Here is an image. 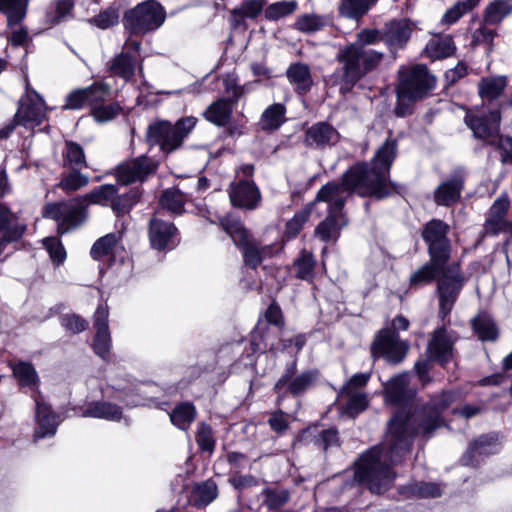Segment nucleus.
Listing matches in <instances>:
<instances>
[{"label": "nucleus", "mask_w": 512, "mask_h": 512, "mask_svg": "<svg viewBox=\"0 0 512 512\" xmlns=\"http://www.w3.org/2000/svg\"><path fill=\"white\" fill-rule=\"evenodd\" d=\"M458 398L455 391H443L421 409L397 411L387 424L383 443L370 448L356 462L355 479L372 493L386 491L395 478L392 466L409 452L414 436L430 437L444 424L442 413Z\"/></svg>", "instance_id": "1"}, {"label": "nucleus", "mask_w": 512, "mask_h": 512, "mask_svg": "<svg viewBox=\"0 0 512 512\" xmlns=\"http://www.w3.org/2000/svg\"><path fill=\"white\" fill-rule=\"evenodd\" d=\"M396 150V141L387 139L370 162H359L351 166L345 175L354 192L377 199L389 197L396 192V186L389 179Z\"/></svg>", "instance_id": "2"}, {"label": "nucleus", "mask_w": 512, "mask_h": 512, "mask_svg": "<svg viewBox=\"0 0 512 512\" xmlns=\"http://www.w3.org/2000/svg\"><path fill=\"white\" fill-rule=\"evenodd\" d=\"M434 280H437L439 316L445 321L458 299L465 277L458 262L430 257L427 263L410 276V285L422 287Z\"/></svg>", "instance_id": "3"}, {"label": "nucleus", "mask_w": 512, "mask_h": 512, "mask_svg": "<svg viewBox=\"0 0 512 512\" xmlns=\"http://www.w3.org/2000/svg\"><path fill=\"white\" fill-rule=\"evenodd\" d=\"M383 53L373 49H362L358 44L341 48L336 56L340 68L336 75L340 78L342 93L350 91L365 75L377 68Z\"/></svg>", "instance_id": "4"}, {"label": "nucleus", "mask_w": 512, "mask_h": 512, "mask_svg": "<svg viewBox=\"0 0 512 512\" xmlns=\"http://www.w3.org/2000/svg\"><path fill=\"white\" fill-rule=\"evenodd\" d=\"M219 223L233 243L242 251L245 265L252 269H256L263 260L273 257L281 250V246L277 243L262 245L235 217H221Z\"/></svg>", "instance_id": "5"}, {"label": "nucleus", "mask_w": 512, "mask_h": 512, "mask_svg": "<svg viewBox=\"0 0 512 512\" xmlns=\"http://www.w3.org/2000/svg\"><path fill=\"white\" fill-rule=\"evenodd\" d=\"M197 123V118L188 116L175 124L158 121L149 125L147 139L150 144L158 145L163 152L170 153L178 149Z\"/></svg>", "instance_id": "6"}, {"label": "nucleus", "mask_w": 512, "mask_h": 512, "mask_svg": "<svg viewBox=\"0 0 512 512\" xmlns=\"http://www.w3.org/2000/svg\"><path fill=\"white\" fill-rule=\"evenodd\" d=\"M434 86L435 78L429 74L427 67L424 65H416L400 72V82L397 88V115L403 116L401 112L402 103L422 99Z\"/></svg>", "instance_id": "7"}, {"label": "nucleus", "mask_w": 512, "mask_h": 512, "mask_svg": "<svg viewBox=\"0 0 512 512\" xmlns=\"http://www.w3.org/2000/svg\"><path fill=\"white\" fill-rule=\"evenodd\" d=\"M165 18L163 7L154 0H148L127 11L123 22L131 34L143 35L160 28Z\"/></svg>", "instance_id": "8"}, {"label": "nucleus", "mask_w": 512, "mask_h": 512, "mask_svg": "<svg viewBox=\"0 0 512 512\" xmlns=\"http://www.w3.org/2000/svg\"><path fill=\"white\" fill-rule=\"evenodd\" d=\"M455 340V334L447 331L444 325L434 331L427 348L428 359L415 363V371L423 384L430 381L428 372L431 369V360L443 365L452 358Z\"/></svg>", "instance_id": "9"}, {"label": "nucleus", "mask_w": 512, "mask_h": 512, "mask_svg": "<svg viewBox=\"0 0 512 512\" xmlns=\"http://www.w3.org/2000/svg\"><path fill=\"white\" fill-rule=\"evenodd\" d=\"M87 207L83 196L68 201L50 203L43 209V216L58 223V231L66 233L79 227L87 219Z\"/></svg>", "instance_id": "10"}, {"label": "nucleus", "mask_w": 512, "mask_h": 512, "mask_svg": "<svg viewBox=\"0 0 512 512\" xmlns=\"http://www.w3.org/2000/svg\"><path fill=\"white\" fill-rule=\"evenodd\" d=\"M140 48L141 43L139 41L127 39L122 51L107 62L106 67L109 74L126 82L132 80L136 70L141 68L139 61Z\"/></svg>", "instance_id": "11"}, {"label": "nucleus", "mask_w": 512, "mask_h": 512, "mask_svg": "<svg viewBox=\"0 0 512 512\" xmlns=\"http://www.w3.org/2000/svg\"><path fill=\"white\" fill-rule=\"evenodd\" d=\"M464 121L476 138L491 145L495 144L501 121L498 109L488 111L482 109L469 112L466 114Z\"/></svg>", "instance_id": "12"}, {"label": "nucleus", "mask_w": 512, "mask_h": 512, "mask_svg": "<svg viewBox=\"0 0 512 512\" xmlns=\"http://www.w3.org/2000/svg\"><path fill=\"white\" fill-rule=\"evenodd\" d=\"M409 346L400 340L396 331L382 329L371 345V354L374 358H384L392 364L400 363L406 356Z\"/></svg>", "instance_id": "13"}, {"label": "nucleus", "mask_w": 512, "mask_h": 512, "mask_svg": "<svg viewBox=\"0 0 512 512\" xmlns=\"http://www.w3.org/2000/svg\"><path fill=\"white\" fill-rule=\"evenodd\" d=\"M449 226L439 219L429 221L423 231L422 237L428 245L430 257L450 262L451 244L447 237Z\"/></svg>", "instance_id": "14"}, {"label": "nucleus", "mask_w": 512, "mask_h": 512, "mask_svg": "<svg viewBox=\"0 0 512 512\" xmlns=\"http://www.w3.org/2000/svg\"><path fill=\"white\" fill-rule=\"evenodd\" d=\"M15 116L16 121H19L21 126L34 129L46 117L44 100L37 92L27 89L25 95L19 99Z\"/></svg>", "instance_id": "15"}, {"label": "nucleus", "mask_w": 512, "mask_h": 512, "mask_svg": "<svg viewBox=\"0 0 512 512\" xmlns=\"http://www.w3.org/2000/svg\"><path fill=\"white\" fill-rule=\"evenodd\" d=\"M354 192L352 186L346 181L345 173L340 182L332 181L322 186L317 192L315 202H325L328 214L342 216V210L347 199Z\"/></svg>", "instance_id": "16"}, {"label": "nucleus", "mask_w": 512, "mask_h": 512, "mask_svg": "<svg viewBox=\"0 0 512 512\" xmlns=\"http://www.w3.org/2000/svg\"><path fill=\"white\" fill-rule=\"evenodd\" d=\"M156 168L157 164L152 158L142 155L119 164L114 174L120 184L127 185L145 181L149 175L155 173Z\"/></svg>", "instance_id": "17"}, {"label": "nucleus", "mask_w": 512, "mask_h": 512, "mask_svg": "<svg viewBox=\"0 0 512 512\" xmlns=\"http://www.w3.org/2000/svg\"><path fill=\"white\" fill-rule=\"evenodd\" d=\"M297 370L296 362L293 361L285 370L274 386V390L279 395L290 393L294 396L305 392L315 381L316 374L311 371L295 375Z\"/></svg>", "instance_id": "18"}, {"label": "nucleus", "mask_w": 512, "mask_h": 512, "mask_svg": "<svg viewBox=\"0 0 512 512\" xmlns=\"http://www.w3.org/2000/svg\"><path fill=\"white\" fill-rule=\"evenodd\" d=\"M229 198L234 207L253 210L261 201V193L253 180L239 179L230 184Z\"/></svg>", "instance_id": "19"}, {"label": "nucleus", "mask_w": 512, "mask_h": 512, "mask_svg": "<svg viewBox=\"0 0 512 512\" xmlns=\"http://www.w3.org/2000/svg\"><path fill=\"white\" fill-rule=\"evenodd\" d=\"M108 317V306L99 304L93 316V325L96 330L93 340V349L94 352L103 359L108 358L111 349Z\"/></svg>", "instance_id": "20"}, {"label": "nucleus", "mask_w": 512, "mask_h": 512, "mask_svg": "<svg viewBox=\"0 0 512 512\" xmlns=\"http://www.w3.org/2000/svg\"><path fill=\"white\" fill-rule=\"evenodd\" d=\"M35 402V422L34 439L51 437L56 433L60 423L59 415L56 414L51 406L45 402L44 397H36Z\"/></svg>", "instance_id": "21"}, {"label": "nucleus", "mask_w": 512, "mask_h": 512, "mask_svg": "<svg viewBox=\"0 0 512 512\" xmlns=\"http://www.w3.org/2000/svg\"><path fill=\"white\" fill-rule=\"evenodd\" d=\"M149 240L154 249H173L179 243L177 228L155 215L149 223Z\"/></svg>", "instance_id": "22"}, {"label": "nucleus", "mask_w": 512, "mask_h": 512, "mask_svg": "<svg viewBox=\"0 0 512 512\" xmlns=\"http://www.w3.org/2000/svg\"><path fill=\"white\" fill-rule=\"evenodd\" d=\"M499 445V435L497 433L481 435L469 445L462 457V462L464 465L476 466L484 457L497 453Z\"/></svg>", "instance_id": "23"}, {"label": "nucleus", "mask_w": 512, "mask_h": 512, "mask_svg": "<svg viewBox=\"0 0 512 512\" xmlns=\"http://www.w3.org/2000/svg\"><path fill=\"white\" fill-rule=\"evenodd\" d=\"M9 366L12 369L13 376L21 391L30 394L33 400L36 399V397L38 398L42 396L39 390L40 378L35 367L31 363L18 361L10 363Z\"/></svg>", "instance_id": "24"}, {"label": "nucleus", "mask_w": 512, "mask_h": 512, "mask_svg": "<svg viewBox=\"0 0 512 512\" xmlns=\"http://www.w3.org/2000/svg\"><path fill=\"white\" fill-rule=\"evenodd\" d=\"M510 208V199L507 194H501L489 208L483 225L488 235L496 236L505 230L507 215Z\"/></svg>", "instance_id": "25"}, {"label": "nucleus", "mask_w": 512, "mask_h": 512, "mask_svg": "<svg viewBox=\"0 0 512 512\" xmlns=\"http://www.w3.org/2000/svg\"><path fill=\"white\" fill-rule=\"evenodd\" d=\"M414 25L407 19L392 20L385 24L382 36L390 47H403L410 39Z\"/></svg>", "instance_id": "26"}, {"label": "nucleus", "mask_w": 512, "mask_h": 512, "mask_svg": "<svg viewBox=\"0 0 512 512\" xmlns=\"http://www.w3.org/2000/svg\"><path fill=\"white\" fill-rule=\"evenodd\" d=\"M338 138L339 133L334 127L325 122H319L307 129L305 143L307 146L320 148L335 144Z\"/></svg>", "instance_id": "27"}, {"label": "nucleus", "mask_w": 512, "mask_h": 512, "mask_svg": "<svg viewBox=\"0 0 512 512\" xmlns=\"http://www.w3.org/2000/svg\"><path fill=\"white\" fill-rule=\"evenodd\" d=\"M378 0H340L338 13L341 17L359 22L376 5Z\"/></svg>", "instance_id": "28"}, {"label": "nucleus", "mask_w": 512, "mask_h": 512, "mask_svg": "<svg viewBox=\"0 0 512 512\" xmlns=\"http://www.w3.org/2000/svg\"><path fill=\"white\" fill-rule=\"evenodd\" d=\"M462 188L463 180L453 177L438 186L434 192V200L438 205L449 206L460 198Z\"/></svg>", "instance_id": "29"}, {"label": "nucleus", "mask_w": 512, "mask_h": 512, "mask_svg": "<svg viewBox=\"0 0 512 512\" xmlns=\"http://www.w3.org/2000/svg\"><path fill=\"white\" fill-rule=\"evenodd\" d=\"M286 75L290 83L296 86V91L299 94H304L310 90L313 81L308 65L292 64L287 69Z\"/></svg>", "instance_id": "30"}, {"label": "nucleus", "mask_w": 512, "mask_h": 512, "mask_svg": "<svg viewBox=\"0 0 512 512\" xmlns=\"http://www.w3.org/2000/svg\"><path fill=\"white\" fill-rule=\"evenodd\" d=\"M83 416L118 421L122 417V409L109 402L96 401L88 405L83 412Z\"/></svg>", "instance_id": "31"}, {"label": "nucleus", "mask_w": 512, "mask_h": 512, "mask_svg": "<svg viewBox=\"0 0 512 512\" xmlns=\"http://www.w3.org/2000/svg\"><path fill=\"white\" fill-rule=\"evenodd\" d=\"M190 197L178 188L167 189L160 196V206L168 212L180 215L184 212V205Z\"/></svg>", "instance_id": "32"}, {"label": "nucleus", "mask_w": 512, "mask_h": 512, "mask_svg": "<svg viewBox=\"0 0 512 512\" xmlns=\"http://www.w3.org/2000/svg\"><path fill=\"white\" fill-rule=\"evenodd\" d=\"M512 14V0H493L483 11L485 24L498 25Z\"/></svg>", "instance_id": "33"}, {"label": "nucleus", "mask_w": 512, "mask_h": 512, "mask_svg": "<svg viewBox=\"0 0 512 512\" xmlns=\"http://www.w3.org/2000/svg\"><path fill=\"white\" fill-rule=\"evenodd\" d=\"M232 111L233 106L228 100L218 99L205 110L203 115L207 121L217 126H225L230 121Z\"/></svg>", "instance_id": "34"}, {"label": "nucleus", "mask_w": 512, "mask_h": 512, "mask_svg": "<svg viewBox=\"0 0 512 512\" xmlns=\"http://www.w3.org/2000/svg\"><path fill=\"white\" fill-rule=\"evenodd\" d=\"M426 53L433 59H441L451 56L455 50V44L450 35L432 37L426 45Z\"/></svg>", "instance_id": "35"}, {"label": "nucleus", "mask_w": 512, "mask_h": 512, "mask_svg": "<svg viewBox=\"0 0 512 512\" xmlns=\"http://www.w3.org/2000/svg\"><path fill=\"white\" fill-rule=\"evenodd\" d=\"M408 383L407 373L391 378L386 385V400L394 405L404 402L407 397Z\"/></svg>", "instance_id": "36"}, {"label": "nucleus", "mask_w": 512, "mask_h": 512, "mask_svg": "<svg viewBox=\"0 0 512 512\" xmlns=\"http://www.w3.org/2000/svg\"><path fill=\"white\" fill-rule=\"evenodd\" d=\"M169 417L173 425L187 431L196 418V408L189 402L180 403L171 411Z\"/></svg>", "instance_id": "37"}, {"label": "nucleus", "mask_w": 512, "mask_h": 512, "mask_svg": "<svg viewBox=\"0 0 512 512\" xmlns=\"http://www.w3.org/2000/svg\"><path fill=\"white\" fill-rule=\"evenodd\" d=\"M472 327L481 341H494L498 337V329L494 320L486 313H480L472 320Z\"/></svg>", "instance_id": "38"}, {"label": "nucleus", "mask_w": 512, "mask_h": 512, "mask_svg": "<svg viewBox=\"0 0 512 512\" xmlns=\"http://www.w3.org/2000/svg\"><path fill=\"white\" fill-rule=\"evenodd\" d=\"M117 186L113 184H104L94 188L91 192L83 196L86 204H97L102 206H110L114 201L115 194H117Z\"/></svg>", "instance_id": "39"}, {"label": "nucleus", "mask_w": 512, "mask_h": 512, "mask_svg": "<svg viewBox=\"0 0 512 512\" xmlns=\"http://www.w3.org/2000/svg\"><path fill=\"white\" fill-rule=\"evenodd\" d=\"M286 108L281 103L268 106L262 113L261 126L264 130H276L285 122Z\"/></svg>", "instance_id": "40"}, {"label": "nucleus", "mask_w": 512, "mask_h": 512, "mask_svg": "<svg viewBox=\"0 0 512 512\" xmlns=\"http://www.w3.org/2000/svg\"><path fill=\"white\" fill-rule=\"evenodd\" d=\"M5 35L13 47H27L32 41L26 26L22 21L7 22Z\"/></svg>", "instance_id": "41"}, {"label": "nucleus", "mask_w": 512, "mask_h": 512, "mask_svg": "<svg viewBox=\"0 0 512 512\" xmlns=\"http://www.w3.org/2000/svg\"><path fill=\"white\" fill-rule=\"evenodd\" d=\"M505 87L506 78L502 76L483 78L478 84L481 98L489 101L498 98Z\"/></svg>", "instance_id": "42"}, {"label": "nucleus", "mask_w": 512, "mask_h": 512, "mask_svg": "<svg viewBox=\"0 0 512 512\" xmlns=\"http://www.w3.org/2000/svg\"><path fill=\"white\" fill-rule=\"evenodd\" d=\"M88 105L91 110L96 106L109 102L114 98V93L109 84L105 82H95L86 87Z\"/></svg>", "instance_id": "43"}, {"label": "nucleus", "mask_w": 512, "mask_h": 512, "mask_svg": "<svg viewBox=\"0 0 512 512\" xmlns=\"http://www.w3.org/2000/svg\"><path fill=\"white\" fill-rule=\"evenodd\" d=\"M28 9V0H0V12L6 22L23 21Z\"/></svg>", "instance_id": "44"}, {"label": "nucleus", "mask_w": 512, "mask_h": 512, "mask_svg": "<svg viewBox=\"0 0 512 512\" xmlns=\"http://www.w3.org/2000/svg\"><path fill=\"white\" fill-rule=\"evenodd\" d=\"M342 216L328 214V216L318 224L315 234L323 241H334L339 236L341 224L339 223Z\"/></svg>", "instance_id": "45"}, {"label": "nucleus", "mask_w": 512, "mask_h": 512, "mask_svg": "<svg viewBox=\"0 0 512 512\" xmlns=\"http://www.w3.org/2000/svg\"><path fill=\"white\" fill-rule=\"evenodd\" d=\"M481 0H461L457 1L449 8L441 18V24L450 26L455 24L463 15L473 10Z\"/></svg>", "instance_id": "46"}, {"label": "nucleus", "mask_w": 512, "mask_h": 512, "mask_svg": "<svg viewBox=\"0 0 512 512\" xmlns=\"http://www.w3.org/2000/svg\"><path fill=\"white\" fill-rule=\"evenodd\" d=\"M298 8L296 0L278 1L266 7L265 18L270 21H278L293 14Z\"/></svg>", "instance_id": "47"}, {"label": "nucleus", "mask_w": 512, "mask_h": 512, "mask_svg": "<svg viewBox=\"0 0 512 512\" xmlns=\"http://www.w3.org/2000/svg\"><path fill=\"white\" fill-rule=\"evenodd\" d=\"M64 165L71 169L81 170L87 167L82 147L75 142H66L64 152Z\"/></svg>", "instance_id": "48"}, {"label": "nucleus", "mask_w": 512, "mask_h": 512, "mask_svg": "<svg viewBox=\"0 0 512 512\" xmlns=\"http://www.w3.org/2000/svg\"><path fill=\"white\" fill-rule=\"evenodd\" d=\"M72 8L71 0H55L47 9L46 21L52 25L58 24L70 15Z\"/></svg>", "instance_id": "49"}, {"label": "nucleus", "mask_w": 512, "mask_h": 512, "mask_svg": "<svg viewBox=\"0 0 512 512\" xmlns=\"http://www.w3.org/2000/svg\"><path fill=\"white\" fill-rule=\"evenodd\" d=\"M316 260L309 252L303 251L294 261L296 277L302 280L311 281L314 278Z\"/></svg>", "instance_id": "50"}, {"label": "nucleus", "mask_w": 512, "mask_h": 512, "mask_svg": "<svg viewBox=\"0 0 512 512\" xmlns=\"http://www.w3.org/2000/svg\"><path fill=\"white\" fill-rule=\"evenodd\" d=\"M118 242V237L114 233L106 234L99 238L92 246L90 255L94 260H102L110 256Z\"/></svg>", "instance_id": "51"}, {"label": "nucleus", "mask_w": 512, "mask_h": 512, "mask_svg": "<svg viewBox=\"0 0 512 512\" xmlns=\"http://www.w3.org/2000/svg\"><path fill=\"white\" fill-rule=\"evenodd\" d=\"M263 504L269 510H277L284 506L290 498V494L286 489H277L267 487L262 490Z\"/></svg>", "instance_id": "52"}, {"label": "nucleus", "mask_w": 512, "mask_h": 512, "mask_svg": "<svg viewBox=\"0 0 512 512\" xmlns=\"http://www.w3.org/2000/svg\"><path fill=\"white\" fill-rule=\"evenodd\" d=\"M218 496V488L213 480L198 484L194 490V500L197 506H206Z\"/></svg>", "instance_id": "53"}, {"label": "nucleus", "mask_w": 512, "mask_h": 512, "mask_svg": "<svg viewBox=\"0 0 512 512\" xmlns=\"http://www.w3.org/2000/svg\"><path fill=\"white\" fill-rule=\"evenodd\" d=\"M140 197L141 192L138 188H133L122 195L115 194L112 210L117 214H125L139 201Z\"/></svg>", "instance_id": "54"}, {"label": "nucleus", "mask_w": 512, "mask_h": 512, "mask_svg": "<svg viewBox=\"0 0 512 512\" xmlns=\"http://www.w3.org/2000/svg\"><path fill=\"white\" fill-rule=\"evenodd\" d=\"M88 181V177L80 173V170L72 169L61 178L59 187L66 192H73L86 186Z\"/></svg>", "instance_id": "55"}, {"label": "nucleus", "mask_w": 512, "mask_h": 512, "mask_svg": "<svg viewBox=\"0 0 512 512\" xmlns=\"http://www.w3.org/2000/svg\"><path fill=\"white\" fill-rule=\"evenodd\" d=\"M121 110L119 103L109 101L96 106L91 110V113L97 122L104 123L114 119Z\"/></svg>", "instance_id": "56"}, {"label": "nucleus", "mask_w": 512, "mask_h": 512, "mask_svg": "<svg viewBox=\"0 0 512 512\" xmlns=\"http://www.w3.org/2000/svg\"><path fill=\"white\" fill-rule=\"evenodd\" d=\"M294 25L295 28L301 32L313 33L325 26V20L319 15L305 14L300 16Z\"/></svg>", "instance_id": "57"}, {"label": "nucleus", "mask_w": 512, "mask_h": 512, "mask_svg": "<svg viewBox=\"0 0 512 512\" xmlns=\"http://www.w3.org/2000/svg\"><path fill=\"white\" fill-rule=\"evenodd\" d=\"M195 439L201 450L209 453L213 452L215 448V440L212 428L209 425L200 423L197 427Z\"/></svg>", "instance_id": "58"}, {"label": "nucleus", "mask_w": 512, "mask_h": 512, "mask_svg": "<svg viewBox=\"0 0 512 512\" xmlns=\"http://www.w3.org/2000/svg\"><path fill=\"white\" fill-rule=\"evenodd\" d=\"M311 214V208L305 207L297 212L294 217L286 224V234L289 237H295L302 230L304 224L308 221Z\"/></svg>", "instance_id": "59"}, {"label": "nucleus", "mask_w": 512, "mask_h": 512, "mask_svg": "<svg viewBox=\"0 0 512 512\" xmlns=\"http://www.w3.org/2000/svg\"><path fill=\"white\" fill-rule=\"evenodd\" d=\"M43 244L49 253L51 260L56 264H62L66 259V251L56 237H48L43 240Z\"/></svg>", "instance_id": "60"}, {"label": "nucleus", "mask_w": 512, "mask_h": 512, "mask_svg": "<svg viewBox=\"0 0 512 512\" xmlns=\"http://www.w3.org/2000/svg\"><path fill=\"white\" fill-rule=\"evenodd\" d=\"M88 105L86 88H79L71 91L65 98L62 106L64 110H79Z\"/></svg>", "instance_id": "61"}, {"label": "nucleus", "mask_w": 512, "mask_h": 512, "mask_svg": "<svg viewBox=\"0 0 512 512\" xmlns=\"http://www.w3.org/2000/svg\"><path fill=\"white\" fill-rule=\"evenodd\" d=\"M119 21L118 10L109 7L91 19V22L100 29H108L116 25Z\"/></svg>", "instance_id": "62"}, {"label": "nucleus", "mask_w": 512, "mask_h": 512, "mask_svg": "<svg viewBox=\"0 0 512 512\" xmlns=\"http://www.w3.org/2000/svg\"><path fill=\"white\" fill-rule=\"evenodd\" d=\"M61 325L74 334L85 331L88 328V321L77 314H66L61 317Z\"/></svg>", "instance_id": "63"}, {"label": "nucleus", "mask_w": 512, "mask_h": 512, "mask_svg": "<svg viewBox=\"0 0 512 512\" xmlns=\"http://www.w3.org/2000/svg\"><path fill=\"white\" fill-rule=\"evenodd\" d=\"M14 227H25L19 223L17 216L4 204H0V232L9 233Z\"/></svg>", "instance_id": "64"}]
</instances>
